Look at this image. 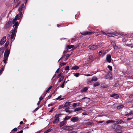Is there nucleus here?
Masks as SVG:
<instances>
[{
    "mask_svg": "<svg viewBox=\"0 0 133 133\" xmlns=\"http://www.w3.org/2000/svg\"><path fill=\"white\" fill-rule=\"evenodd\" d=\"M22 15V14L21 12H19L12 21V24H14L13 27H15L14 29L11 30L10 32L8 38L9 39L10 38L12 41L14 40L15 39V35L17 30V27L19 25L18 22H16V21L17 20L20 19Z\"/></svg>",
    "mask_w": 133,
    "mask_h": 133,
    "instance_id": "f257e3e1",
    "label": "nucleus"
},
{
    "mask_svg": "<svg viewBox=\"0 0 133 133\" xmlns=\"http://www.w3.org/2000/svg\"><path fill=\"white\" fill-rule=\"evenodd\" d=\"M10 52V49L8 50H6L5 52L4 55V58L3 59L4 63L5 64L7 59Z\"/></svg>",
    "mask_w": 133,
    "mask_h": 133,
    "instance_id": "f03ea898",
    "label": "nucleus"
},
{
    "mask_svg": "<svg viewBox=\"0 0 133 133\" xmlns=\"http://www.w3.org/2000/svg\"><path fill=\"white\" fill-rule=\"evenodd\" d=\"M102 33L106 35L107 36H108L109 37H114L115 34L114 33H109L107 31H102Z\"/></svg>",
    "mask_w": 133,
    "mask_h": 133,
    "instance_id": "7ed1b4c3",
    "label": "nucleus"
},
{
    "mask_svg": "<svg viewBox=\"0 0 133 133\" xmlns=\"http://www.w3.org/2000/svg\"><path fill=\"white\" fill-rule=\"evenodd\" d=\"M60 115V114H56L55 115V120H54L53 121V123H57V122L59 121V117Z\"/></svg>",
    "mask_w": 133,
    "mask_h": 133,
    "instance_id": "20e7f679",
    "label": "nucleus"
},
{
    "mask_svg": "<svg viewBox=\"0 0 133 133\" xmlns=\"http://www.w3.org/2000/svg\"><path fill=\"white\" fill-rule=\"evenodd\" d=\"M89 48L92 50H94L95 49H98V46L97 45H90L89 46Z\"/></svg>",
    "mask_w": 133,
    "mask_h": 133,
    "instance_id": "39448f33",
    "label": "nucleus"
},
{
    "mask_svg": "<svg viewBox=\"0 0 133 133\" xmlns=\"http://www.w3.org/2000/svg\"><path fill=\"white\" fill-rule=\"evenodd\" d=\"M63 129L64 130H67L68 131H71L72 130L73 128L71 126H67L63 127Z\"/></svg>",
    "mask_w": 133,
    "mask_h": 133,
    "instance_id": "423d86ee",
    "label": "nucleus"
},
{
    "mask_svg": "<svg viewBox=\"0 0 133 133\" xmlns=\"http://www.w3.org/2000/svg\"><path fill=\"white\" fill-rule=\"evenodd\" d=\"M94 32L86 31L81 33V34L82 35H90L91 34H94Z\"/></svg>",
    "mask_w": 133,
    "mask_h": 133,
    "instance_id": "0eeeda50",
    "label": "nucleus"
},
{
    "mask_svg": "<svg viewBox=\"0 0 133 133\" xmlns=\"http://www.w3.org/2000/svg\"><path fill=\"white\" fill-rule=\"evenodd\" d=\"M6 38L5 36L3 37L1 39L0 42V44L2 45L6 41Z\"/></svg>",
    "mask_w": 133,
    "mask_h": 133,
    "instance_id": "6e6552de",
    "label": "nucleus"
},
{
    "mask_svg": "<svg viewBox=\"0 0 133 133\" xmlns=\"http://www.w3.org/2000/svg\"><path fill=\"white\" fill-rule=\"evenodd\" d=\"M106 60L108 63H110L111 61V56L110 54H108L107 55Z\"/></svg>",
    "mask_w": 133,
    "mask_h": 133,
    "instance_id": "1a4fd4ad",
    "label": "nucleus"
},
{
    "mask_svg": "<svg viewBox=\"0 0 133 133\" xmlns=\"http://www.w3.org/2000/svg\"><path fill=\"white\" fill-rule=\"evenodd\" d=\"M24 4H22L21 5V6L19 8H18V11L19 12H21V13L22 14V11L23 9L24 8Z\"/></svg>",
    "mask_w": 133,
    "mask_h": 133,
    "instance_id": "9d476101",
    "label": "nucleus"
},
{
    "mask_svg": "<svg viewBox=\"0 0 133 133\" xmlns=\"http://www.w3.org/2000/svg\"><path fill=\"white\" fill-rule=\"evenodd\" d=\"M11 21H8L5 25V28L6 29L9 27L11 25Z\"/></svg>",
    "mask_w": 133,
    "mask_h": 133,
    "instance_id": "9b49d317",
    "label": "nucleus"
},
{
    "mask_svg": "<svg viewBox=\"0 0 133 133\" xmlns=\"http://www.w3.org/2000/svg\"><path fill=\"white\" fill-rule=\"evenodd\" d=\"M78 118L77 117H72L71 119V121L73 122H77L78 121Z\"/></svg>",
    "mask_w": 133,
    "mask_h": 133,
    "instance_id": "f8f14e48",
    "label": "nucleus"
},
{
    "mask_svg": "<svg viewBox=\"0 0 133 133\" xmlns=\"http://www.w3.org/2000/svg\"><path fill=\"white\" fill-rule=\"evenodd\" d=\"M114 123H116L118 124H121L122 123H124L123 121L121 120H116L114 121Z\"/></svg>",
    "mask_w": 133,
    "mask_h": 133,
    "instance_id": "ddd939ff",
    "label": "nucleus"
},
{
    "mask_svg": "<svg viewBox=\"0 0 133 133\" xmlns=\"http://www.w3.org/2000/svg\"><path fill=\"white\" fill-rule=\"evenodd\" d=\"M4 51V48L1 47L0 48V56L3 53Z\"/></svg>",
    "mask_w": 133,
    "mask_h": 133,
    "instance_id": "4468645a",
    "label": "nucleus"
},
{
    "mask_svg": "<svg viewBox=\"0 0 133 133\" xmlns=\"http://www.w3.org/2000/svg\"><path fill=\"white\" fill-rule=\"evenodd\" d=\"M66 123V122L64 121L61 122L59 124V125L60 127H61L65 124Z\"/></svg>",
    "mask_w": 133,
    "mask_h": 133,
    "instance_id": "2eb2a0df",
    "label": "nucleus"
},
{
    "mask_svg": "<svg viewBox=\"0 0 133 133\" xmlns=\"http://www.w3.org/2000/svg\"><path fill=\"white\" fill-rule=\"evenodd\" d=\"M70 102H66L64 105V107H67L68 106H69L70 105Z\"/></svg>",
    "mask_w": 133,
    "mask_h": 133,
    "instance_id": "dca6fc26",
    "label": "nucleus"
},
{
    "mask_svg": "<svg viewBox=\"0 0 133 133\" xmlns=\"http://www.w3.org/2000/svg\"><path fill=\"white\" fill-rule=\"evenodd\" d=\"M88 89L87 87H85L84 88L82 89L81 91V92H85Z\"/></svg>",
    "mask_w": 133,
    "mask_h": 133,
    "instance_id": "f3484780",
    "label": "nucleus"
},
{
    "mask_svg": "<svg viewBox=\"0 0 133 133\" xmlns=\"http://www.w3.org/2000/svg\"><path fill=\"white\" fill-rule=\"evenodd\" d=\"M79 68V67L75 65L73 66L71 69L74 70H77Z\"/></svg>",
    "mask_w": 133,
    "mask_h": 133,
    "instance_id": "a211bd4d",
    "label": "nucleus"
},
{
    "mask_svg": "<svg viewBox=\"0 0 133 133\" xmlns=\"http://www.w3.org/2000/svg\"><path fill=\"white\" fill-rule=\"evenodd\" d=\"M124 107V106L123 105H121L118 106L117 107V108L118 109H122Z\"/></svg>",
    "mask_w": 133,
    "mask_h": 133,
    "instance_id": "6ab92c4d",
    "label": "nucleus"
},
{
    "mask_svg": "<svg viewBox=\"0 0 133 133\" xmlns=\"http://www.w3.org/2000/svg\"><path fill=\"white\" fill-rule=\"evenodd\" d=\"M97 80V78L96 77H93L91 79V81H96Z\"/></svg>",
    "mask_w": 133,
    "mask_h": 133,
    "instance_id": "aec40b11",
    "label": "nucleus"
},
{
    "mask_svg": "<svg viewBox=\"0 0 133 133\" xmlns=\"http://www.w3.org/2000/svg\"><path fill=\"white\" fill-rule=\"evenodd\" d=\"M107 124H109L111 123H114V121L112 120H109L106 122Z\"/></svg>",
    "mask_w": 133,
    "mask_h": 133,
    "instance_id": "412c9836",
    "label": "nucleus"
},
{
    "mask_svg": "<svg viewBox=\"0 0 133 133\" xmlns=\"http://www.w3.org/2000/svg\"><path fill=\"white\" fill-rule=\"evenodd\" d=\"M64 78V76H61L60 78L58 79V82L59 83H60L63 80Z\"/></svg>",
    "mask_w": 133,
    "mask_h": 133,
    "instance_id": "4be33fe9",
    "label": "nucleus"
},
{
    "mask_svg": "<svg viewBox=\"0 0 133 133\" xmlns=\"http://www.w3.org/2000/svg\"><path fill=\"white\" fill-rule=\"evenodd\" d=\"M82 109V108L79 107L78 108H76L74 110V111H78L81 110Z\"/></svg>",
    "mask_w": 133,
    "mask_h": 133,
    "instance_id": "5701e85b",
    "label": "nucleus"
},
{
    "mask_svg": "<svg viewBox=\"0 0 133 133\" xmlns=\"http://www.w3.org/2000/svg\"><path fill=\"white\" fill-rule=\"evenodd\" d=\"M94 56V55H91V54H89V59H92Z\"/></svg>",
    "mask_w": 133,
    "mask_h": 133,
    "instance_id": "b1692460",
    "label": "nucleus"
},
{
    "mask_svg": "<svg viewBox=\"0 0 133 133\" xmlns=\"http://www.w3.org/2000/svg\"><path fill=\"white\" fill-rule=\"evenodd\" d=\"M74 47V45H68L67 46V48L69 49H70L71 48H73Z\"/></svg>",
    "mask_w": 133,
    "mask_h": 133,
    "instance_id": "393cba45",
    "label": "nucleus"
},
{
    "mask_svg": "<svg viewBox=\"0 0 133 133\" xmlns=\"http://www.w3.org/2000/svg\"><path fill=\"white\" fill-rule=\"evenodd\" d=\"M52 87V86H50L48 88V89L46 90V93H45V95L49 91V90Z\"/></svg>",
    "mask_w": 133,
    "mask_h": 133,
    "instance_id": "a878e982",
    "label": "nucleus"
},
{
    "mask_svg": "<svg viewBox=\"0 0 133 133\" xmlns=\"http://www.w3.org/2000/svg\"><path fill=\"white\" fill-rule=\"evenodd\" d=\"M107 68L110 70V71L112 70V67L109 65H108L107 66Z\"/></svg>",
    "mask_w": 133,
    "mask_h": 133,
    "instance_id": "bb28decb",
    "label": "nucleus"
},
{
    "mask_svg": "<svg viewBox=\"0 0 133 133\" xmlns=\"http://www.w3.org/2000/svg\"><path fill=\"white\" fill-rule=\"evenodd\" d=\"M71 118L70 116H67L65 117L64 118V120H68L70 118Z\"/></svg>",
    "mask_w": 133,
    "mask_h": 133,
    "instance_id": "cd10ccee",
    "label": "nucleus"
},
{
    "mask_svg": "<svg viewBox=\"0 0 133 133\" xmlns=\"http://www.w3.org/2000/svg\"><path fill=\"white\" fill-rule=\"evenodd\" d=\"M69 109L68 108H66L65 109V111L67 112H69V113H70L71 112V111L70 110H68V109Z\"/></svg>",
    "mask_w": 133,
    "mask_h": 133,
    "instance_id": "c85d7f7f",
    "label": "nucleus"
},
{
    "mask_svg": "<svg viewBox=\"0 0 133 133\" xmlns=\"http://www.w3.org/2000/svg\"><path fill=\"white\" fill-rule=\"evenodd\" d=\"M99 85V84L98 82H96L94 84V86L95 87Z\"/></svg>",
    "mask_w": 133,
    "mask_h": 133,
    "instance_id": "c756f323",
    "label": "nucleus"
},
{
    "mask_svg": "<svg viewBox=\"0 0 133 133\" xmlns=\"http://www.w3.org/2000/svg\"><path fill=\"white\" fill-rule=\"evenodd\" d=\"M70 55L69 54H67L66 56V58H65L64 61H66L67 59L68 58V57L70 56Z\"/></svg>",
    "mask_w": 133,
    "mask_h": 133,
    "instance_id": "7c9ffc66",
    "label": "nucleus"
},
{
    "mask_svg": "<svg viewBox=\"0 0 133 133\" xmlns=\"http://www.w3.org/2000/svg\"><path fill=\"white\" fill-rule=\"evenodd\" d=\"M66 63H62L60 64V66H62L65 65H66Z\"/></svg>",
    "mask_w": 133,
    "mask_h": 133,
    "instance_id": "2f4dec72",
    "label": "nucleus"
},
{
    "mask_svg": "<svg viewBox=\"0 0 133 133\" xmlns=\"http://www.w3.org/2000/svg\"><path fill=\"white\" fill-rule=\"evenodd\" d=\"M9 44V42L8 41H7L6 42V43H5V47H7L8 46Z\"/></svg>",
    "mask_w": 133,
    "mask_h": 133,
    "instance_id": "473e14b6",
    "label": "nucleus"
},
{
    "mask_svg": "<svg viewBox=\"0 0 133 133\" xmlns=\"http://www.w3.org/2000/svg\"><path fill=\"white\" fill-rule=\"evenodd\" d=\"M65 79L64 81V82H63V83H62V84L61 85V87H60L61 88H64V83L65 82Z\"/></svg>",
    "mask_w": 133,
    "mask_h": 133,
    "instance_id": "72a5a7b5",
    "label": "nucleus"
},
{
    "mask_svg": "<svg viewBox=\"0 0 133 133\" xmlns=\"http://www.w3.org/2000/svg\"><path fill=\"white\" fill-rule=\"evenodd\" d=\"M69 70V66H66L65 68V70Z\"/></svg>",
    "mask_w": 133,
    "mask_h": 133,
    "instance_id": "f704fd0d",
    "label": "nucleus"
},
{
    "mask_svg": "<svg viewBox=\"0 0 133 133\" xmlns=\"http://www.w3.org/2000/svg\"><path fill=\"white\" fill-rule=\"evenodd\" d=\"M74 76L76 77H78V76L79 74L78 73H75L74 74Z\"/></svg>",
    "mask_w": 133,
    "mask_h": 133,
    "instance_id": "c9c22d12",
    "label": "nucleus"
},
{
    "mask_svg": "<svg viewBox=\"0 0 133 133\" xmlns=\"http://www.w3.org/2000/svg\"><path fill=\"white\" fill-rule=\"evenodd\" d=\"M111 44L113 46H114V47L116 45V44H115V42L114 41H112V42H111Z\"/></svg>",
    "mask_w": 133,
    "mask_h": 133,
    "instance_id": "e433bc0d",
    "label": "nucleus"
},
{
    "mask_svg": "<svg viewBox=\"0 0 133 133\" xmlns=\"http://www.w3.org/2000/svg\"><path fill=\"white\" fill-rule=\"evenodd\" d=\"M91 80L90 79H88V83H92V81H91Z\"/></svg>",
    "mask_w": 133,
    "mask_h": 133,
    "instance_id": "4c0bfd02",
    "label": "nucleus"
},
{
    "mask_svg": "<svg viewBox=\"0 0 133 133\" xmlns=\"http://www.w3.org/2000/svg\"><path fill=\"white\" fill-rule=\"evenodd\" d=\"M117 95L116 94H112L111 95L110 97H114L116 96Z\"/></svg>",
    "mask_w": 133,
    "mask_h": 133,
    "instance_id": "58836bf2",
    "label": "nucleus"
},
{
    "mask_svg": "<svg viewBox=\"0 0 133 133\" xmlns=\"http://www.w3.org/2000/svg\"><path fill=\"white\" fill-rule=\"evenodd\" d=\"M51 131V130L50 129H49L45 131L44 133H48V132L50 131Z\"/></svg>",
    "mask_w": 133,
    "mask_h": 133,
    "instance_id": "ea45409f",
    "label": "nucleus"
},
{
    "mask_svg": "<svg viewBox=\"0 0 133 133\" xmlns=\"http://www.w3.org/2000/svg\"><path fill=\"white\" fill-rule=\"evenodd\" d=\"M94 123L92 122H88L86 123L87 125H91L92 124H93Z\"/></svg>",
    "mask_w": 133,
    "mask_h": 133,
    "instance_id": "a19ab883",
    "label": "nucleus"
},
{
    "mask_svg": "<svg viewBox=\"0 0 133 133\" xmlns=\"http://www.w3.org/2000/svg\"><path fill=\"white\" fill-rule=\"evenodd\" d=\"M64 105H60L58 107L59 109H61L63 108H64Z\"/></svg>",
    "mask_w": 133,
    "mask_h": 133,
    "instance_id": "79ce46f5",
    "label": "nucleus"
},
{
    "mask_svg": "<svg viewBox=\"0 0 133 133\" xmlns=\"http://www.w3.org/2000/svg\"><path fill=\"white\" fill-rule=\"evenodd\" d=\"M62 75V72H61L58 75V76L57 77V78H59V77L60 76L61 77V76Z\"/></svg>",
    "mask_w": 133,
    "mask_h": 133,
    "instance_id": "37998d69",
    "label": "nucleus"
},
{
    "mask_svg": "<svg viewBox=\"0 0 133 133\" xmlns=\"http://www.w3.org/2000/svg\"><path fill=\"white\" fill-rule=\"evenodd\" d=\"M61 96H59L58 97H57V98H56V100H58V99H59L61 98Z\"/></svg>",
    "mask_w": 133,
    "mask_h": 133,
    "instance_id": "c03bdc74",
    "label": "nucleus"
},
{
    "mask_svg": "<svg viewBox=\"0 0 133 133\" xmlns=\"http://www.w3.org/2000/svg\"><path fill=\"white\" fill-rule=\"evenodd\" d=\"M130 115H131L130 114V112H129V113L127 112V113L125 115L126 116H129Z\"/></svg>",
    "mask_w": 133,
    "mask_h": 133,
    "instance_id": "a18cd8bd",
    "label": "nucleus"
},
{
    "mask_svg": "<svg viewBox=\"0 0 133 133\" xmlns=\"http://www.w3.org/2000/svg\"><path fill=\"white\" fill-rule=\"evenodd\" d=\"M43 99V98L42 96H41L39 98V101H41Z\"/></svg>",
    "mask_w": 133,
    "mask_h": 133,
    "instance_id": "49530a36",
    "label": "nucleus"
},
{
    "mask_svg": "<svg viewBox=\"0 0 133 133\" xmlns=\"http://www.w3.org/2000/svg\"><path fill=\"white\" fill-rule=\"evenodd\" d=\"M77 105V104L76 103H74L73 104L72 106L74 107H76Z\"/></svg>",
    "mask_w": 133,
    "mask_h": 133,
    "instance_id": "de8ad7c7",
    "label": "nucleus"
},
{
    "mask_svg": "<svg viewBox=\"0 0 133 133\" xmlns=\"http://www.w3.org/2000/svg\"><path fill=\"white\" fill-rule=\"evenodd\" d=\"M129 97V98H133V95L132 94L130 95Z\"/></svg>",
    "mask_w": 133,
    "mask_h": 133,
    "instance_id": "09e8293b",
    "label": "nucleus"
},
{
    "mask_svg": "<svg viewBox=\"0 0 133 133\" xmlns=\"http://www.w3.org/2000/svg\"><path fill=\"white\" fill-rule=\"evenodd\" d=\"M17 128H14V129H13L12 130H14V131H17Z\"/></svg>",
    "mask_w": 133,
    "mask_h": 133,
    "instance_id": "8fccbe9b",
    "label": "nucleus"
},
{
    "mask_svg": "<svg viewBox=\"0 0 133 133\" xmlns=\"http://www.w3.org/2000/svg\"><path fill=\"white\" fill-rule=\"evenodd\" d=\"M59 68H58L57 70H56V72H55V73H58V72H59Z\"/></svg>",
    "mask_w": 133,
    "mask_h": 133,
    "instance_id": "3c124183",
    "label": "nucleus"
},
{
    "mask_svg": "<svg viewBox=\"0 0 133 133\" xmlns=\"http://www.w3.org/2000/svg\"><path fill=\"white\" fill-rule=\"evenodd\" d=\"M103 121H99L98 122V123H102L103 122Z\"/></svg>",
    "mask_w": 133,
    "mask_h": 133,
    "instance_id": "603ef678",
    "label": "nucleus"
},
{
    "mask_svg": "<svg viewBox=\"0 0 133 133\" xmlns=\"http://www.w3.org/2000/svg\"><path fill=\"white\" fill-rule=\"evenodd\" d=\"M82 114L83 115H87V114L85 112H84Z\"/></svg>",
    "mask_w": 133,
    "mask_h": 133,
    "instance_id": "864d4df0",
    "label": "nucleus"
},
{
    "mask_svg": "<svg viewBox=\"0 0 133 133\" xmlns=\"http://www.w3.org/2000/svg\"><path fill=\"white\" fill-rule=\"evenodd\" d=\"M70 133H77V131H74L71 132Z\"/></svg>",
    "mask_w": 133,
    "mask_h": 133,
    "instance_id": "5fc2aeb1",
    "label": "nucleus"
},
{
    "mask_svg": "<svg viewBox=\"0 0 133 133\" xmlns=\"http://www.w3.org/2000/svg\"><path fill=\"white\" fill-rule=\"evenodd\" d=\"M130 112L131 115H133V110L131 111Z\"/></svg>",
    "mask_w": 133,
    "mask_h": 133,
    "instance_id": "6e6d98bb",
    "label": "nucleus"
},
{
    "mask_svg": "<svg viewBox=\"0 0 133 133\" xmlns=\"http://www.w3.org/2000/svg\"><path fill=\"white\" fill-rule=\"evenodd\" d=\"M18 1H19V0H14V2L15 3H16Z\"/></svg>",
    "mask_w": 133,
    "mask_h": 133,
    "instance_id": "4d7b16f0",
    "label": "nucleus"
},
{
    "mask_svg": "<svg viewBox=\"0 0 133 133\" xmlns=\"http://www.w3.org/2000/svg\"><path fill=\"white\" fill-rule=\"evenodd\" d=\"M53 109H54V108H52L51 109V110L49 111V112H51L53 110Z\"/></svg>",
    "mask_w": 133,
    "mask_h": 133,
    "instance_id": "13d9d810",
    "label": "nucleus"
},
{
    "mask_svg": "<svg viewBox=\"0 0 133 133\" xmlns=\"http://www.w3.org/2000/svg\"><path fill=\"white\" fill-rule=\"evenodd\" d=\"M132 118H128L127 119V120L128 121V120H131V119H132Z\"/></svg>",
    "mask_w": 133,
    "mask_h": 133,
    "instance_id": "bf43d9fd",
    "label": "nucleus"
},
{
    "mask_svg": "<svg viewBox=\"0 0 133 133\" xmlns=\"http://www.w3.org/2000/svg\"><path fill=\"white\" fill-rule=\"evenodd\" d=\"M38 108H36L34 110V111H37V110H38Z\"/></svg>",
    "mask_w": 133,
    "mask_h": 133,
    "instance_id": "052dcab7",
    "label": "nucleus"
},
{
    "mask_svg": "<svg viewBox=\"0 0 133 133\" xmlns=\"http://www.w3.org/2000/svg\"><path fill=\"white\" fill-rule=\"evenodd\" d=\"M56 76V74H55L54 75L52 79H53L55 77V76Z\"/></svg>",
    "mask_w": 133,
    "mask_h": 133,
    "instance_id": "680f3d73",
    "label": "nucleus"
},
{
    "mask_svg": "<svg viewBox=\"0 0 133 133\" xmlns=\"http://www.w3.org/2000/svg\"><path fill=\"white\" fill-rule=\"evenodd\" d=\"M40 102H41L40 101H38V103H37V105H39L40 104Z\"/></svg>",
    "mask_w": 133,
    "mask_h": 133,
    "instance_id": "e2e57ef3",
    "label": "nucleus"
},
{
    "mask_svg": "<svg viewBox=\"0 0 133 133\" xmlns=\"http://www.w3.org/2000/svg\"><path fill=\"white\" fill-rule=\"evenodd\" d=\"M23 123V122L22 121H21L20 122L19 124H21Z\"/></svg>",
    "mask_w": 133,
    "mask_h": 133,
    "instance_id": "0e129e2a",
    "label": "nucleus"
},
{
    "mask_svg": "<svg viewBox=\"0 0 133 133\" xmlns=\"http://www.w3.org/2000/svg\"><path fill=\"white\" fill-rule=\"evenodd\" d=\"M75 39H74H74H71V41H72V42H74V41H75Z\"/></svg>",
    "mask_w": 133,
    "mask_h": 133,
    "instance_id": "69168bd1",
    "label": "nucleus"
},
{
    "mask_svg": "<svg viewBox=\"0 0 133 133\" xmlns=\"http://www.w3.org/2000/svg\"><path fill=\"white\" fill-rule=\"evenodd\" d=\"M86 76H91V75H90V74H88Z\"/></svg>",
    "mask_w": 133,
    "mask_h": 133,
    "instance_id": "338daca9",
    "label": "nucleus"
},
{
    "mask_svg": "<svg viewBox=\"0 0 133 133\" xmlns=\"http://www.w3.org/2000/svg\"><path fill=\"white\" fill-rule=\"evenodd\" d=\"M20 133H22L23 132V131L22 130H21L20 131H19Z\"/></svg>",
    "mask_w": 133,
    "mask_h": 133,
    "instance_id": "774afa93",
    "label": "nucleus"
}]
</instances>
